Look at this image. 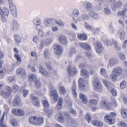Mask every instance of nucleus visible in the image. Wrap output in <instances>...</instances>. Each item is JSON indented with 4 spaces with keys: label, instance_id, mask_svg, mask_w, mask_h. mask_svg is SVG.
<instances>
[{
    "label": "nucleus",
    "instance_id": "nucleus-8",
    "mask_svg": "<svg viewBox=\"0 0 127 127\" xmlns=\"http://www.w3.org/2000/svg\"><path fill=\"white\" fill-rule=\"evenodd\" d=\"M99 106L101 108L104 109H106L108 110L110 109V108L107 102L105 101H101L99 103Z\"/></svg>",
    "mask_w": 127,
    "mask_h": 127
},
{
    "label": "nucleus",
    "instance_id": "nucleus-29",
    "mask_svg": "<svg viewBox=\"0 0 127 127\" xmlns=\"http://www.w3.org/2000/svg\"><path fill=\"white\" fill-rule=\"evenodd\" d=\"M1 11L3 14L6 16H7L9 14V11L8 9L5 7H4L3 9H2L0 7V12Z\"/></svg>",
    "mask_w": 127,
    "mask_h": 127
},
{
    "label": "nucleus",
    "instance_id": "nucleus-39",
    "mask_svg": "<svg viewBox=\"0 0 127 127\" xmlns=\"http://www.w3.org/2000/svg\"><path fill=\"white\" fill-rule=\"evenodd\" d=\"M59 91L60 93L61 94L64 95L66 93V91L64 87V86H61L59 87Z\"/></svg>",
    "mask_w": 127,
    "mask_h": 127
},
{
    "label": "nucleus",
    "instance_id": "nucleus-61",
    "mask_svg": "<svg viewBox=\"0 0 127 127\" xmlns=\"http://www.w3.org/2000/svg\"><path fill=\"white\" fill-rule=\"evenodd\" d=\"M119 55L120 60H125L126 57L124 54L122 53H119Z\"/></svg>",
    "mask_w": 127,
    "mask_h": 127
},
{
    "label": "nucleus",
    "instance_id": "nucleus-64",
    "mask_svg": "<svg viewBox=\"0 0 127 127\" xmlns=\"http://www.w3.org/2000/svg\"><path fill=\"white\" fill-rule=\"evenodd\" d=\"M32 103L36 106H38L39 105L40 102L38 99L36 100L32 101Z\"/></svg>",
    "mask_w": 127,
    "mask_h": 127
},
{
    "label": "nucleus",
    "instance_id": "nucleus-59",
    "mask_svg": "<svg viewBox=\"0 0 127 127\" xmlns=\"http://www.w3.org/2000/svg\"><path fill=\"white\" fill-rule=\"evenodd\" d=\"M104 44L107 46H112L111 41L108 40H106L104 41Z\"/></svg>",
    "mask_w": 127,
    "mask_h": 127
},
{
    "label": "nucleus",
    "instance_id": "nucleus-35",
    "mask_svg": "<svg viewBox=\"0 0 127 127\" xmlns=\"http://www.w3.org/2000/svg\"><path fill=\"white\" fill-rule=\"evenodd\" d=\"M1 94L3 95V96L6 98H8L10 95V94L6 92H4V91H0Z\"/></svg>",
    "mask_w": 127,
    "mask_h": 127
},
{
    "label": "nucleus",
    "instance_id": "nucleus-38",
    "mask_svg": "<svg viewBox=\"0 0 127 127\" xmlns=\"http://www.w3.org/2000/svg\"><path fill=\"white\" fill-rule=\"evenodd\" d=\"M65 116L69 120V122L71 123V124L73 123L74 122V120L71 117L68 113H65Z\"/></svg>",
    "mask_w": 127,
    "mask_h": 127
},
{
    "label": "nucleus",
    "instance_id": "nucleus-3",
    "mask_svg": "<svg viewBox=\"0 0 127 127\" xmlns=\"http://www.w3.org/2000/svg\"><path fill=\"white\" fill-rule=\"evenodd\" d=\"M54 52L58 55H60L62 52L63 49L60 44H56L54 46Z\"/></svg>",
    "mask_w": 127,
    "mask_h": 127
},
{
    "label": "nucleus",
    "instance_id": "nucleus-6",
    "mask_svg": "<svg viewBox=\"0 0 127 127\" xmlns=\"http://www.w3.org/2000/svg\"><path fill=\"white\" fill-rule=\"evenodd\" d=\"M50 95L51 96L54 97L53 99L55 102H56L58 100V96L57 91L55 90H53L52 88L50 89Z\"/></svg>",
    "mask_w": 127,
    "mask_h": 127
},
{
    "label": "nucleus",
    "instance_id": "nucleus-40",
    "mask_svg": "<svg viewBox=\"0 0 127 127\" xmlns=\"http://www.w3.org/2000/svg\"><path fill=\"white\" fill-rule=\"evenodd\" d=\"M0 76L2 77H3L5 74V73L6 72L5 68L4 67H2L1 68H0Z\"/></svg>",
    "mask_w": 127,
    "mask_h": 127
},
{
    "label": "nucleus",
    "instance_id": "nucleus-33",
    "mask_svg": "<svg viewBox=\"0 0 127 127\" xmlns=\"http://www.w3.org/2000/svg\"><path fill=\"white\" fill-rule=\"evenodd\" d=\"M89 13V15L94 19H97L99 18V15L93 11H90Z\"/></svg>",
    "mask_w": 127,
    "mask_h": 127
},
{
    "label": "nucleus",
    "instance_id": "nucleus-50",
    "mask_svg": "<svg viewBox=\"0 0 127 127\" xmlns=\"http://www.w3.org/2000/svg\"><path fill=\"white\" fill-rule=\"evenodd\" d=\"M126 82L125 81H123L120 84V88L121 89H124L126 87Z\"/></svg>",
    "mask_w": 127,
    "mask_h": 127
},
{
    "label": "nucleus",
    "instance_id": "nucleus-34",
    "mask_svg": "<svg viewBox=\"0 0 127 127\" xmlns=\"http://www.w3.org/2000/svg\"><path fill=\"white\" fill-rule=\"evenodd\" d=\"M100 72L101 76H103L105 78L108 77V76L106 75V70L104 68H102L100 69Z\"/></svg>",
    "mask_w": 127,
    "mask_h": 127
},
{
    "label": "nucleus",
    "instance_id": "nucleus-26",
    "mask_svg": "<svg viewBox=\"0 0 127 127\" xmlns=\"http://www.w3.org/2000/svg\"><path fill=\"white\" fill-rule=\"evenodd\" d=\"M44 119L42 117H39L36 119V125H41L43 123Z\"/></svg>",
    "mask_w": 127,
    "mask_h": 127
},
{
    "label": "nucleus",
    "instance_id": "nucleus-4",
    "mask_svg": "<svg viewBox=\"0 0 127 127\" xmlns=\"http://www.w3.org/2000/svg\"><path fill=\"white\" fill-rule=\"evenodd\" d=\"M94 89L96 91H98L101 88V84L100 81L97 78L95 79L94 82Z\"/></svg>",
    "mask_w": 127,
    "mask_h": 127
},
{
    "label": "nucleus",
    "instance_id": "nucleus-19",
    "mask_svg": "<svg viewBox=\"0 0 127 127\" xmlns=\"http://www.w3.org/2000/svg\"><path fill=\"white\" fill-rule=\"evenodd\" d=\"M33 22L34 25L37 26L36 28L37 30L39 29V28L41 27L40 25L41 24V21L40 19L37 18L34 20Z\"/></svg>",
    "mask_w": 127,
    "mask_h": 127
},
{
    "label": "nucleus",
    "instance_id": "nucleus-62",
    "mask_svg": "<svg viewBox=\"0 0 127 127\" xmlns=\"http://www.w3.org/2000/svg\"><path fill=\"white\" fill-rule=\"evenodd\" d=\"M89 103L93 105L95 104V105H96L97 104V100L94 99H93L92 100L90 99L89 100Z\"/></svg>",
    "mask_w": 127,
    "mask_h": 127
},
{
    "label": "nucleus",
    "instance_id": "nucleus-17",
    "mask_svg": "<svg viewBox=\"0 0 127 127\" xmlns=\"http://www.w3.org/2000/svg\"><path fill=\"white\" fill-rule=\"evenodd\" d=\"M123 3L121 1H118L115 4H113L112 6V10L114 11H115L116 9V8H119L122 6Z\"/></svg>",
    "mask_w": 127,
    "mask_h": 127
},
{
    "label": "nucleus",
    "instance_id": "nucleus-48",
    "mask_svg": "<svg viewBox=\"0 0 127 127\" xmlns=\"http://www.w3.org/2000/svg\"><path fill=\"white\" fill-rule=\"evenodd\" d=\"M84 25L86 28L89 30H91L93 29V27L90 26L88 24L85 22Z\"/></svg>",
    "mask_w": 127,
    "mask_h": 127
},
{
    "label": "nucleus",
    "instance_id": "nucleus-7",
    "mask_svg": "<svg viewBox=\"0 0 127 127\" xmlns=\"http://www.w3.org/2000/svg\"><path fill=\"white\" fill-rule=\"evenodd\" d=\"M13 113L15 115L20 116L25 115V112L23 110L19 109H14L12 111Z\"/></svg>",
    "mask_w": 127,
    "mask_h": 127
},
{
    "label": "nucleus",
    "instance_id": "nucleus-2",
    "mask_svg": "<svg viewBox=\"0 0 127 127\" xmlns=\"http://www.w3.org/2000/svg\"><path fill=\"white\" fill-rule=\"evenodd\" d=\"M93 46L95 49L96 52L97 53H100L103 50L104 48L102 43L99 41L94 42Z\"/></svg>",
    "mask_w": 127,
    "mask_h": 127
},
{
    "label": "nucleus",
    "instance_id": "nucleus-9",
    "mask_svg": "<svg viewBox=\"0 0 127 127\" xmlns=\"http://www.w3.org/2000/svg\"><path fill=\"white\" fill-rule=\"evenodd\" d=\"M58 40L60 43L64 45L66 44L67 42L66 38L64 35H61L59 36Z\"/></svg>",
    "mask_w": 127,
    "mask_h": 127
},
{
    "label": "nucleus",
    "instance_id": "nucleus-16",
    "mask_svg": "<svg viewBox=\"0 0 127 127\" xmlns=\"http://www.w3.org/2000/svg\"><path fill=\"white\" fill-rule=\"evenodd\" d=\"M21 104V101L19 96H16L14 98L13 102V105L16 106L20 105Z\"/></svg>",
    "mask_w": 127,
    "mask_h": 127
},
{
    "label": "nucleus",
    "instance_id": "nucleus-44",
    "mask_svg": "<svg viewBox=\"0 0 127 127\" xmlns=\"http://www.w3.org/2000/svg\"><path fill=\"white\" fill-rule=\"evenodd\" d=\"M50 51L48 49H46L44 51L43 55L44 57L47 58L49 55Z\"/></svg>",
    "mask_w": 127,
    "mask_h": 127
},
{
    "label": "nucleus",
    "instance_id": "nucleus-47",
    "mask_svg": "<svg viewBox=\"0 0 127 127\" xmlns=\"http://www.w3.org/2000/svg\"><path fill=\"white\" fill-rule=\"evenodd\" d=\"M85 119L88 122L90 123L92 117L89 114L87 113L85 116Z\"/></svg>",
    "mask_w": 127,
    "mask_h": 127
},
{
    "label": "nucleus",
    "instance_id": "nucleus-1",
    "mask_svg": "<svg viewBox=\"0 0 127 127\" xmlns=\"http://www.w3.org/2000/svg\"><path fill=\"white\" fill-rule=\"evenodd\" d=\"M110 115H106L104 117V120L107 123L109 124H113L115 122V120L113 117L116 116V114L114 112L110 113Z\"/></svg>",
    "mask_w": 127,
    "mask_h": 127
},
{
    "label": "nucleus",
    "instance_id": "nucleus-63",
    "mask_svg": "<svg viewBox=\"0 0 127 127\" xmlns=\"http://www.w3.org/2000/svg\"><path fill=\"white\" fill-rule=\"evenodd\" d=\"M104 11L105 14H110L111 11L109 8L107 7L106 8H104Z\"/></svg>",
    "mask_w": 127,
    "mask_h": 127
},
{
    "label": "nucleus",
    "instance_id": "nucleus-24",
    "mask_svg": "<svg viewBox=\"0 0 127 127\" xmlns=\"http://www.w3.org/2000/svg\"><path fill=\"white\" fill-rule=\"evenodd\" d=\"M112 44L113 43L114 45V47L115 49L117 50H119L121 49L120 46L118 45L117 42L114 39H112Z\"/></svg>",
    "mask_w": 127,
    "mask_h": 127
},
{
    "label": "nucleus",
    "instance_id": "nucleus-13",
    "mask_svg": "<svg viewBox=\"0 0 127 127\" xmlns=\"http://www.w3.org/2000/svg\"><path fill=\"white\" fill-rule=\"evenodd\" d=\"M118 62V59L112 58L109 60L108 63V65L110 66H114L117 64Z\"/></svg>",
    "mask_w": 127,
    "mask_h": 127
},
{
    "label": "nucleus",
    "instance_id": "nucleus-10",
    "mask_svg": "<svg viewBox=\"0 0 127 127\" xmlns=\"http://www.w3.org/2000/svg\"><path fill=\"white\" fill-rule=\"evenodd\" d=\"M117 34L121 40H123L125 39L126 34L123 29H121L119 30Z\"/></svg>",
    "mask_w": 127,
    "mask_h": 127
},
{
    "label": "nucleus",
    "instance_id": "nucleus-37",
    "mask_svg": "<svg viewBox=\"0 0 127 127\" xmlns=\"http://www.w3.org/2000/svg\"><path fill=\"white\" fill-rule=\"evenodd\" d=\"M15 57L17 60V64L18 65L20 64L21 63V58L18 53L14 55Z\"/></svg>",
    "mask_w": 127,
    "mask_h": 127
},
{
    "label": "nucleus",
    "instance_id": "nucleus-52",
    "mask_svg": "<svg viewBox=\"0 0 127 127\" xmlns=\"http://www.w3.org/2000/svg\"><path fill=\"white\" fill-rule=\"evenodd\" d=\"M76 52L75 49L74 48H72L70 50L69 53V56L71 57V56L73 54H75Z\"/></svg>",
    "mask_w": 127,
    "mask_h": 127
},
{
    "label": "nucleus",
    "instance_id": "nucleus-25",
    "mask_svg": "<svg viewBox=\"0 0 127 127\" xmlns=\"http://www.w3.org/2000/svg\"><path fill=\"white\" fill-rule=\"evenodd\" d=\"M79 45L81 47L87 50L91 49V47L85 43H81L79 44Z\"/></svg>",
    "mask_w": 127,
    "mask_h": 127
},
{
    "label": "nucleus",
    "instance_id": "nucleus-11",
    "mask_svg": "<svg viewBox=\"0 0 127 127\" xmlns=\"http://www.w3.org/2000/svg\"><path fill=\"white\" fill-rule=\"evenodd\" d=\"M123 71V70L121 67H118L114 68L112 72L117 75L119 76L122 74Z\"/></svg>",
    "mask_w": 127,
    "mask_h": 127
},
{
    "label": "nucleus",
    "instance_id": "nucleus-12",
    "mask_svg": "<svg viewBox=\"0 0 127 127\" xmlns=\"http://www.w3.org/2000/svg\"><path fill=\"white\" fill-rule=\"evenodd\" d=\"M55 19L53 18H47L44 20V23L46 26H50L52 25L55 23Z\"/></svg>",
    "mask_w": 127,
    "mask_h": 127
},
{
    "label": "nucleus",
    "instance_id": "nucleus-21",
    "mask_svg": "<svg viewBox=\"0 0 127 127\" xmlns=\"http://www.w3.org/2000/svg\"><path fill=\"white\" fill-rule=\"evenodd\" d=\"M10 12L12 15L14 17L17 16V11L16 7L15 5L10 7Z\"/></svg>",
    "mask_w": 127,
    "mask_h": 127
},
{
    "label": "nucleus",
    "instance_id": "nucleus-56",
    "mask_svg": "<svg viewBox=\"0 0 127 127\" xmlns=\"http://www.w3.org/2000/svg\"><path fill=\"white\" fill-rule=\"evenodd\" d=\"M98 1L99 3V5L101 6L104 5L106 3L104 0H98Z\"/></svg>",
    "mask_w": 127,
    "mask_h": 127
},
{
    "label": "nucleus",
    "instance_id": "nucleus-54",
    "mask_svg": "<svg viewBox=\"0 0 127 127\" xmlns=\"http://www.w3.org/2000/svg\"><path fill=\"white\" fill-rule=\"evenodd\" d=\"M41 84L39 80H37L36 81L35 83V85L36 87L37 88H39L41 86Z\"/></svg>",
    "mask_w": 127,
    "mask_h": 127
},
{
    "label": "nucleus",
    "instance_id": "nucleus-18",
    "mask_svg": "<svg viewBox=\"0 0 127 127\" xmlns=\"http://www.w3.org/2000/svg\"><path fill=\"white\" fill-rule=\"evenodd\" d=\"M79 97L80 99L82 100V102L83 103L85 104L87 103V98L85 95L82 93H80L79 94Z\"/></svg>",
    "mask_w": 127,
    "mask_h": 127
},
{
    "label": "nucleus",
    "instance_id": "nucleus-55",
    "mask_svg": "<svg viewBox=\"0 0 127 127\" xmlns=\"http://www.w3.org/2000/svg\"><path fill=\"white\" fill-rule=\"evenodd\" d=\"M110 92L114 96H116L117 95V93L116 90L114 88H112L110 90Z\"/></svg>",
    "mask_w": 127,
    "mask_h": 127
},
{
    "label": "nucleus",
    "instance_id": "nucleus-41",
    "mask_svg": "<svg viewBox=\"0 0 127 127\" xmlns=\"http://www.w3.org/2000/svg\"><path fill=\"white\" fill-rule=\"evenodd\" d=\"M102 82L105 86L107 87V88L108 89L111 87V84L109 81L105 80H103Z\"/></svg>",
    "mask_w": 127,
    "mask_h": 127
},
{
    "label": "nucleus",
    "instance_id": "nucleus-57",
    "mask_svg": "<svg viewBox=\"0 0 127 127\" xmlns=\"http://www.w3.org/2000/svg\"><path fill=\"white\" fill-rule=\"evenodd\" d=\"M3 91H4V92H6L10 94L12 91V89L11 88L8 86H7L5 88V90Z\"/></svg>",
    "mask_w": 127,
    "mask_h": 127
},
{
    "label": "nucleus",
    "instance_id": "nucleus-31",
    "mask_svg": "<svg viewBox=\"0 0 127 127\" xmlns=\"http://www.w3.org/2000/svg\"><path fill=\"white\" fill-rule=\"evenodd\" d=\"M39 70L43 75H45L47 76H49V75L48 74L47 71L43 67H40L39 68Z\"/></svg>",
    "mask_w": 127,
    "mask_h": 127
},
{
    "label": "nucleus",
    "instance_id": "nucleus-60",
    "mask_svg": "<svg viewBox=\"0 0 127 127\" xmlns=\"http://www.w3.org/2000/svg\"><path fill=\"white\" fill-rule=\"evenodd\" d=\"M23 96L24 97H26L27 95L29 94V91L28 90L24 89L23 92Z\"/></svg>",
    "mask_w": 127,
    "mask_h": 127
},
{
    "label": "nucleus",
    "instance_id": "nucleus-28",
    "mask_svg": "<svg viewBox=\"0 0 127 127\" xmlns=\"http://www.w3.org/2000/svg\"><path fill=\"white\" fill-rule=\"evenodd\" d=\"M37 118L35 116H31L29 118V121L31 124L36 125Z\"/></svg>",
    "mask_w": 127,
    "mask_h": 127
},
{
    "label": "nucleus",
    "instance_id": "nucleus-46",
    "mask_svg": "<svg viewBox=\"0 0 127 127\" xmlns=\"http://www.w3.org/2000/svg\"><path fill=\"white\" fill-rule=\"evenodd\" d=\"M13 28L14 30L16 29L18 27L19 25L18 24L17 22L15 21H14L12 23Z\"/></svg>",
    "mask_w": 127,
    "mask_h": 127
},
{
    "label": "nucleus",
    "instance_id": "nucleus-45",
    "mask_svg": "<svg viewBox=\"0 0 127 127\" xmlns=\"http://www.w3.org/2000/svg\"><path fill=\"white\" fill-rule=\"evenodd\" d=\"M108 31L109 33L111 34H113L115 32V30L113 26L112 25H110L109 26Z\"/></svg>",
    "mask_w": 127,
    "mask_h": 127
},
{
    "label": "nucleus",
    "instance_id": "nucleus-36",
    "mask_svg": "<svg viewBox=\"0 0 127 127\" xmlns=\"http://www.w3.org/2000/svg\"><path fill=\"white\" fill-rule=\"evenodd\" d=\"M14 38L15 41L17 43H20L22 41L21 37L18 34H15L14 35Z\"/></svg>",
    "mask_w": 127,
    "mask_h": 127
},
{
    "label": "nucleus",
    "instance_id": "nucleus-30",
    "mask_svg": "<svg viewBox=\"0 0 127 127\" xmlns=\"http://www.w3.org/2000/svg\"><path fill=\"white\" fill-rule=\"evenodd\" d=\"M28 80L29 81L34 82L35 81L36 78L35 75L34 74H30L28 76Z\"/></svg>",
    "mask_w": 127,
    "mask_h": 127
},
{
    "label": "nucleus",
    "instance_id": "nucleus-14",
    "mask_svg": "<svg viewBox=\"0 0 127 127\" xmlns=\"http://www.w3.org/2000/svg\"><path fill=\"white\" fill-rule=\"evenodd\" d=\"M81 75L86 78H88L89 76L88 71L84 68H82L81 69Z\"/></svg>",
    "mask_w": 127,
    "mask_h": 127
},
{
    "label": "nucleus",
    "instance_id": "nucleus-32",
    "mask_svg": "<svg viewBox=\"0 0 127 127\" xmlns=\"http://www.w3.org/2000/svg\"><path fill=\"white\" fill-rule=\"evenodd\" d=\"M63 102V100L62 99H59L58 102L57 104V108L58 109H59L62 108Z\"/></svg>",
    "mask_w": 127,
    "mask_h": 127
},
{
    "label": "nucleus",
    "instance_id": "nucleus-15",
    "mask_svg": "<svg viewBox=\"0 0 127 127\" xmlns=\"http://www.w3.org/2000/svg\"><path fill=\"white\" fill-rule=\"evenodd\" d=\"M90 19V16L87 14H83L78 18V20L80 21H84Z\"/></svg>",
    "mask_w": 127,
    "mask_h": 127
},
{
    "label": "nucleus",
    "instance_id": "nucleus-49",
    "mask_svg": "<svg viewBox=\"0 0 127 127\" xmlns=\"http://www.w3.org/2000/svg\"><path fill=\"white\" fill-rule=\"evenodd\" d=\"M42 102L43 104V106L46 108L48 107L49 106V104L47 101V100H43Z\"/></svg>",
    "mask_w": 127,
    "mask_h": 127
},
{
    "label": "nucleus",
    "instance_id": "nucleus-27",
    "mask_svg": "<svg viewBox=\"0 0 127 127\" xmlns=\"http://www.w3.org/2000/svg\"><path fill=\"white\" fill-rule=\"evenodd\" d=\"M78 37L79 39L81 40H85L87 39V36L84 33H83L82 34H78Z\"/></svg>",
    "mask_w": 127,
    "mask_h": 127
},
{
    "label": "nucleus",
    "instance_id": "nucleus-58",
    "mask_svg": "<svg viewBox=\"0 0 127 127\" xmlns=\"http://www.w3.org/2000/svg\"><path fill=\"white\" fill-rule=\"evenodd\" d=\"M56 23L58 25H59L61 26H62L64 25V24L62 21L61 20L56 21Z\"/></svg>",
    "mask_w": 127,
    "mask_h": 127
},
{
    "label": "nucleus",
    "instance_id": "nucleus-23",
    "mask_svg": "<svg viewBox=\"0 0 127 127\" xmlns=\"http://www.w3.org/2000/svg\"><path fill=\"white\" fill-rule=\"evenodd\" d=\"M92 124L95 126H98L99 127H101L103 126V124L101 122H99L98 121L93 120L92 122Z\"/></svg>",
    "mask_w": 127,
    "mask_h": 127
},
{
    "label": "nucleus",
    "instance_id": "nucleus-51",
    "mask_svg": "<svg viewBox=\"0 0 127 127\" xmlns=\"http://www.w3.org/2000/svg\"><path fill=\"white\" fill-rule=\"evenodd\" d=\"M79 14V12L78 10L77 9H74L73 11V14L76 17L78 16Z\"/></svg>",
    "mask_w": 127,
    "mask_h": 127
},
{
    "label": "nucleus",
    "instance_id": "nucleus-53",
    "mask_svg": "<svg viewBox=\"0 0 127 127\" xmlns=\"http://www.w3.org/2000/svg\"><path fill=\"white\" fill-rule=\"evenodd\" d=\"M11 123L12 125L14 126H16L17 125V121L14 119L11 120Z\"/></svg>",
    "mask_w": 127,
    "mask_h": 127
},
{
    "label": "nucleus",
    "instance_id": "nucleus-5",
    "mask_svg": "<svg viewBox=\"0 0 127 127\" xmlns=\"http://www.w3.org/2000/svg\"><path fill=\"white\" fill-rule=\"evenodd\" d=\"M68 75L70 77L75 74L77 72V70L75 67L71 68L70 66L68 67L67 70Z\"/></svg>",
    "mask_w": 127,
    "mask_h": 127
},
{
    "label": "nucleus",
    "instance_id": "nucleus-22",
    "mask_svg": "<svg viewBox=\"0 0 127 127\" xmlns=\"http://www.w3.org/2000/svg\"><path fill=\"white\" fill-rule=\"evenodd\" d=\"M76 87V84L74 81L73 82V85L72 87V93L74 97H76L77 96V94L75 88Z\"/></svg>",
    "mask_w": 127,
    "mask_h": 127
},
{
    "label": "nucleus",
    "instance_id": "nucleus-42",
    "mask_svg": "<svg viewBox=\"0 0 127 127\" xmlns=\"http://www.w3.org/2000/svg\"><path fill=\"white\" fill-rule=\"evenodd\" d=\"M121 115L125 118H127V110L123 109L121 111Z\"/></svg>",
    "mask_w": 127,
    "mask_h": 127
},
{
    "label": "nucleus",
    "instance_id": "nucleus-20",
    "mask_svg": "<svg viewBox=\"0 0 127 127\" xmlns=\"http://www.w3.org/2000/svg\"><path fill=\"white\" fill-rule=\"evenodd\" d=\"M16 73L18 75H21L22 76H25L26 73L25 71L22 68L18 69L16 71Z\"/></svg>",
    "mask_w": 127,
    "mask_h": 127
},
{
    "label": "nucleus",
    "instance_id": "nucleus-43",
    "mask_svg": "<svg viewBox=\"0 0 127 127\" xmlns=\"http://www.w3.org/2000/svg\"><path fill=\"white\" fill-rule=\"evenodd\" d=\"M117 76H118L117 75L112 72V74L110 75L111 80L114 82L116 81L117 78Z\"/></svg>",
    "mask_w": 127,
    "mask_h": 127
}]
</instances>
